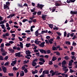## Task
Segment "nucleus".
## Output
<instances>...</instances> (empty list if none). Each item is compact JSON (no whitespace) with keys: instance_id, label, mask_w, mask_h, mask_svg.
Returning a JSON list of instances; mask_svg holds the SVG:
<instances>
[{"instance_id":"obj_1","label":"nucleus","mask_w":77,"mask_h":77,"mask_svg":"<svg viewBox=\"0 0 77 77\" xmlns=\"http://www.w3.org/2000/svg\"><path fill=\"white\" fill-rule=\"evenodd\" d=\"M45 44V42H43L41 43L39 45V46L40 47H41V48H44V47L45 45H44Z\"/></svg>"},{"instance_id":"obj_2","label":"nucleus","mask_w":77,"mask_h":77,"mask_svg":"<svg viewBox=\"0 0 77 77\" xmlns=\"http://www.w3.org/2000/svg\"><path fill=\"white\" fill-rule=\"evenodd\" d=\"M41 42L39 40H38V39H36V40H35V43L36 44L39 45V44H41Z\"/></svg>"},{"instance_id":"obj_3","label":"nucleus","mask_w":77,"mask_h":77,"mask_svg":"<svg viewBox=\"0 0 77 77\" xmlns=\"http://www.w3.org/2000/svg\"><path fill=\"white\" fill-rule=\"evenodd\" d=\"M42 74L44 75L49 74V72L48 70H45L42 72Z\"/></svg>"},{"instance_id":"obj_4","label":"nucleus","mask_w":77,"mask_h":77,"mask_svg":"<svg viewBox=\"0 0 77 77\" xmlns=\"http://www.w3.org/2000/svg\"><path fill=\"white\" fill-rule=\"evenodd\" d=\"M55 5L56 6H60L61 5H62V2H58L55 3Z\"/></svg>"},{"instance_id":"obj_5","label":"nucleus","mask_w":77,"mask_h":77,"mask_svg":"<svg viewBox=\"0 0 77 77\" xmlns=\"http://www.w3.org/2000/svg\"><path fill=\"white\" fill-rule=\"evenodd\" d=\"M39 50L40 53H45V54L47 53V52H46V51L43 49H40Z\"/></svg>"},{"instance_id":"obj_6","label":"nucleus","mask_w":77,"mask_h":77,"mask_svg":"<svg viewBox=\"0 0 77 77\" xmlns=\"http://www.w3.org/2000/svg\"><path fill=\"white\" fill-rule=\"evenodd\" d=\"M44 6V5H43L42 4H38L37 5V7H38V8H40L41 9H42V8H43Z\"/></svg>"},{"instance_id":"obj_7","label":"nucleus","mask_w":77,"mask_h":77,"mask_svg":"<svg viewBox=\"0 0 77 77\" xmlns=\"http://www.w3.org/2000/svg\"><path fill=\"white\" fill-rule=\"evenodd\" d=\"M47 15H43L42 16V18L43 20H46V17H47Z\"/></svg>"},{"instance_id":"obj_8","label":"nucleus","mask_w":77,"mask_h":77,"mask_svg":"<svg viewBox=\"0 0 77 77\" xmlns=\"http://www.w3.org/2000/svg\"><path fill=\"white\" fill-rule=\"evenodd\" d=\"M8 51H11V53H14V52L15 51L14 50L11 48H9L8 49Z\"/></svg>"},{"instance_id":"obj_9","label":"nucleus","mask_w":77,"mask_h":77,"mask_svg":"<svg viewBox=\"0 0 77 77\" xmlns=\"http://www.w3.org/2000/svg\"><path fill=\"white\" fill-rule=\"evenodd\" d=\"M20 54H21V52H18L15 54V56L16 57H19Z\"/></svg>"},{"instance_id":"obj_10","label":"nucleus","mask_w":77,"mask_h":77,"mask_svg":"<svg viewBox=\"0 0 77 77\" xmlns=\"http://www.w3.org/2000/svg\"><path fill=\"white\" fill-rule=\"evenodd\" d=\"M32 66H35L36 65H37V63L36 62H34L33 61H32Z\"/></svg>"},{"instance_id":"obj_11","label":"nucleus","mask_w":77,"mask_h":77,"mask_svg":"<svg viewBox=\"0 0 77 77\" xmlns=\"http://www.w3.org/2000/svg\"><path fill=\"white\" fill-rule=\"evenodd\" d=\"M51 9H52V11L51 12H54L56 10V7H54L53 8H51Z\"/></svg>"},{"instance_id":"obj_12","label":"nucleus","mask_w":77,"mask_h":77,"mask_svg":"<svg viewBox=\"0 0 77 77\" xmlns=\"http://www.w3.org/2000/svg\"><path fill=\"white\" fill-rule=\"evenodd\" d=\"M70 14H77V11H71Z\"/></svg>"},{"instance_id":"obj_13","label":"nucleus","mask_w":77,"mask_h":77,"mask_svg":"<svg viewBox=\"0 0 77 77\" xmlns=\"http://www.w3.org/2000/svg\"><path fill=\"white\" fill-rule=\"evenodd\" d=\"M45 33H48V30H46V31L45 30H42V34H44Z\"/></svg>"},{"instance_id":"obj_14","label":"nucleus","mask_w":77,"mask_h":77,"mask_svg":"<svg viewBox=\"0 0 77 77\" xmlns=\"http://www.w3.org/2000/svg\"><path fill=\"white\" fill-rule=\"evenodd\" d=\"M31 45L30 43H27L26 44V46L27 48L30 47V46Z\"/></svg>"},{"instance_id":"obj_15","label":"nucleus","mask_w":77,"mask_h":77,"mask_svg":"<svg viewBox=\"0 0 77 77\" xmlns=\"http://www.w3.org/2000/svg\"><path fill=\"white\" fill-rule=\"evenodd\" d=\"M25 53L26 54H31V52L29 50L26 51L25 52Z\"/></svg>"},{"instance_id":"obj_16","label":"nucleus","mask_w":77,"mask_h":77,"mask_svg":"<svg viewBox=\"0 0 77 77\" xmlns=\"http://www.w3.org/2000/svg\"><path fill=\"white\" fill-rule=\"evenodd\" d=\"M39 60L42 62L43 63L45 62V61L44 60V59L42 58H40L39 59Z\"/></svg>"},{"instance_id":"obj_17","label":"nucleus","mask_w":77,"mask_h":77,"mask_svg":"<svg viewBox=\"0 0 77 77\" xmlns=\"http://www.w3.org/2000/svg\"><path fill=\"white\" fill-rule=\"evenodd\" d=\"M32 73L33 74L38 73V70L35 69V71H33L32 72Z\"/></svg>"},{"instance_id":"obj_18","label":"nucleus","mask_w":77,"mask_h":77,"mask_svg":"<svg viewBox=\"0 0 77 77\" xmlns=\"http://www.w3.org/2000/svg\"><path fill=\"white\" fill-rule=\"evenodd\" d=\"M9 36V33H7L5 35L4 34L3 36V37H6V36Z\"/></svg>"},{"instance_id":"obj_19","label":"nucleus","mask_w":77,"mask_h":77,"mask_svg":"<svg viewBox=\"0 0 77 77\" xmlns=\"http://www.w3.org/2000/svg\"><path fill=\"white\" fill-rule=\"evenodd\" d=\"M61 64L62 65H64L66 64V62L65 60H64L62 62Z\"/></svg>"},{"instance_id":"obj_20","label":"nucleus","mask_w":77,"mask_h":77,"mask_svg":"<svg viewBox=\"0 0 77 77\" xmlns=\"http://www.w3.org/2000/svg\"><path fill=\"white\" fill-rule=\"evenodd\" d=\"M48 25H49V27L51 28V29H53V25L52 24H48Z\"/></svg>"},{"instance_id":"obj_21","label":"nucleus","mask_w":77,"mask_h":77,"mask_svg":"<svg viewBox=\"0 0 77 77\" xmlns=\"http://www.w3.org/2000/svg\"><path fill=\"white\" fill-rule=\"evenodd\" d=\"M22 72H23L22 73H21L20 74V75L21 77H23V76H24V71H22Z\"/></svg>"},{"instance_id":"obj_22","label":"nucleus","mask_w":77,"mask_h":77,"mask_svg":"<svg viewBox=\"0 0 77 77\" xmlns=\"http://www.w3.org/2000/svg\"><path fill=\"white\" fill-rule=\"evenodd\" d=\"M7 52L5 51L2 53V55L3 56H6V54H7Z\"/></svg>"},{"instance_id":"obj_23","label":"nucleus","mask_w":77,"mask_h":77,"mask_svg":"<svg viewBox=\"0 0 77 77\" xmlns=\"http://www.w3.org/2000/svg\"><path fill=\"white\" fill-rule=\"evenodd\" d=\"M20 46L22 48H23V44L21 42H20Z\"/></svg>"},{"instance_id":"obj_24","label":"nucleus","mask_w":77,"mask_h":77,"mask_svg":"<svg viewBox=\"0 0 77 77\" xmlns=\"http://www.w3.org/2000/svg\"><path fill=\"white\" fill-rule=\"evenodd\" d=\"M57 60V58H56V57H53L52 59V60L53 61H55V60Z\"/></svg>"},{"instance_id":"obj_25","label":"nucleus","mask_w":77,"mask_h":77,"mask_svg":"<svg viewBox=\"0 0 77 77\" xmlns=\"http://www.w3.org/2000/svg\"><path fill=\"white\" fill-rule=\"evenodd\" d=\"M64 71H65L64 73L65 74H66V72L68 71V69H64L63 70Z\"/></svg>"},{"instance_id":"obj_26","label":"nucleus","mask_w":77,"mask_h":77,"mask_svg":"<svg viewBox=\"0 0 77 77\" xmlns=\"http://www.w3.org/2000/svg\"><path fill=\"white\" fill-rule=\"evenodd\" d=\"M2 70L3 72H6V67H5Z\"/></svg>"},{"instance_id":"obj_27","label":"nucleus","mask_w":77,"mask_h":77,"mask_svg":"<svg viewBox=\"0 0 77 77\" xmlns=\"http://www.w3.org/2000/svg\"><path fill=\"white\" fill-rule=\"evenodd\" d=\"M26 21H28V20L26 19H23L22 20V22H23V23H25Z\"/></svg>"},{"instance_id":"obj_28","label":"nucleus","mask_w":77,"mask_h":77,"mask_svg":"<svg viewBox=\"0 0 77 77\" xmlns=\"http://www.w3.org/2000/svg\"><path fill=\"white\" fill-rule=\"evenodd\" d=\"M56 72H57V71H55L53 73H52L51 74V76H54V75L56 73Z\"/></svg>"},{"instance_id":"obj_29","label":"nucleus","mask_w":77,"mask_h":77,"mask_svg":"<svg viewBox=\"0 0 77 77\" xmlns=\"http://www.w3.org/2000/svg\"><path fill=\"white\" fill-rule=\"evenodd\" d=\"M12 62L13 63L14 65H15L17 63V60H15L14 61H12Z\"/></svg>"},{"instance_id":"obj_30","label":"nucleus","mask_w":77,"mask_h":77,"mask_svg":"<svg viewBox=\"0 0 77 77\" xmlns=\"http://www.w3.org/2000/svg\"><path fill=\"white\" fill-rule=\"evenodd\" d=\"M4 9H7V7L8 6L7 5H6L5 4H4Z\"/></svg>"},{"instance_id":"obj_31","label":"nucleus","mask_w":77,"mask_h":77,"mask_svg":"<svg viewBox=\"0 0 77 77\" xmlns=\"http://www.w3.org/2000/svg\"><path fill=\"white\" fill-rule=\"evenodd\" d=\"M6 5L7 6H9L10 5V3L9 2H6Z\"/></svg>"},{"instance_id":"obj_32","label":"nucleus","mask_w":77,"mask_h":77,"mask_svg":"<svg viewBox=\"0 0 77 77\" xmlns=\"http://www.w3.org/2000/svg\"><path fill=\"white\" fill-rule=\"evenodd\" d=\"M66 44H68V45H70L71 44V42L69 41H66Z\"/></svg>"},{"instance_id":"obj_33","label":"nucleus","mask_w":77,"mask_h":77,"mask_svg":"<svg viewBox=\"0 0 77 77\" xmlns=\"http://www.w3.org/2000/svg\"><path fill=\"white\" fill-rule=\"evenodd\" d=\"M13 71H16L17 70H18V69L17 68V67H13Z\"/></svg>"},{"instance_id":"obj_34","label":"nucleus","mask_w":77,"mask_h":77,"mask_svg":"<svg viewBox=\"0 0 77 77\" xmlns=\"http://www.w3.org/2000/svg\"><path fill=\"white\" fill-rule=\"evenodd\" d=\"M46 52H47V53L48 54H50V53H51V51H50V50H47L46 51Z\"/></svg>"},{"instance_id":"obj_35","label":"nucleus","mask_w":77,"mask_h":77,"mask_svg":"<svg viewBox=\"0 0 77 77\" xmlns=\"http://www.w3.org/2000/svg\"><path fill=\"white\" fill-rule=\"evenodd\" d=\"M64 58L66 60H68L69 59V57L67 56H65Z\"/></svg>"},{"instance_id":"obj_36","label":"nucleus","mask_w":77,"mask_h":77,"mask_svg":"<svg viewBox=\"0 0 77 77\" xmlns=\"http://www.w3.org/2000/svg\"><path fill=\"white\" fill-rule=\"evenodd\" d=\"M0 60H4L3 57L2 56L0 55Z\"/></svg>"},{"instance_id":"obj_37","label":"nucleus","mask_w":77,"mask_h":77,"mask_svg":"<svg viewBox=\"0 0 77 77\" xmlns=\"http://www.w3.org/2000/svg\"><path fill=\"white\" fill-rule=\"evenodd\" d=\"M37 14L38 15H41V11H40L38 12L37 13Z\"/></svg>"},{"instance_id":"obj_38","label":"nucleus","mask_w":77,"mask_h":77,"mask_svg":"<svg viewBox=\"0 0 77 77\" xmlns=\"http://www.w3.org/2000/svg\"><path fill=\"white\" fill-rule=\"evenodd\" d=\"M64 37H66V35L67 34V33H66V31L64 32Z\"/></svg>"},{"instance_id":"obj_39","label":"nucleus","mask_w":77,"mask_h":77,"mask_svg":"<svg viewBox=\"0 0 77 77\" xmlns=\"http://www.w3.org/2000/svg\"><path fill=\"white\" fill-rule=\"evenodd\" d=\"M69 70L70 73H72V72H74V71L71 69H70Z\"/></svg>"},{"instance_id":"obj_40","label":"nucleus","mask_w":77,"mask_h":77,"mask_svg":"<svg viewBox=\"0 0 77 77\" xmlns=\"http://www.w3.org/2000/svg\"><path fill=\"white\" fill-rule=\"evenodd\" d=\"M1 52H5V50H4V49L3 48H1Z\"/></svg>"},{"instance_id":"obj_41","label":"nucleus","mask_w":77,"mask_h":77,"mask_svg":"<svg viewBox=\"0 0 77 77\" xmlns=\"http://www.w3.org/2000/svg\"><path fill=\"white\" fill-rule=\"evenodd\" d=\"M7 65H9V62H6L5 64H4V66H7Z\"/></svg>"},{"instance_id":"obj_42","label":"nucleus","mask_w":77,"mask_h":77,"mask_svg":"<svg viewBox=\"0 0 77 77\" xmlns=\"http://www.w3.org/2000/svg\"><path fill=\"white\" fill-rule=\"evenodd\" d=\"M76 38H77V36H76V35H74V37L72 38V39L74 40L75 39H76Z\"/></svg>"},{"instance_id":"obj_43","label":"nucleus","mask_w":77,"mask_h":77,"mask_svg":"<svg viewBox=\"0 0 77 77\" xmlns=\"http://www.w3.org/2000/svg\"><path fill=\"white\" fill-rule=\"evenodd\" d=\"M1 26L2 27V28L3 29H5V25L2 24L1 25Z\"/></svg>"},{"instance_id":"obj_44","label":"nucleus","mask_w":77,"mask_h":77,"mask_svg":"<svg viewBox=\"0 0 77 77\" xmlns=\"http://www.w3.org/2000/svg\"><path fill=\"white\" fill-rule=\"evenodd\" d=\"M72 45H74V46H75V45H77V44L76 43L74 42L73 41Z\"/></svg>"},{"instance_id":"obj_45","label":"nucleus","mask_w":77,"mask_h":77,"mask_svg":"<svg viewBox=\"0 0 77 77\" xmlns=\"http://www.w3.org/2000/svg\"><path fill=\"white\" fill-rule=\"evenodd\" d=\"M8 75L9 76H10L11 77H12V76H14V74L12 73H9L8 74Z\"/></svg>"},{"instance_id":"obj_46","label":"nucleus","mask_w":77,"mask_h":77,"mask_svg":"<svg viewBox=\"0 0 77 77\" xmlns=\"http://www.w3.org/2000/svg\"><path fill=\"white\" fill-rule=\"evenodd\" d=\"M54 30H57L58 29H59V28L57 27H54L53 29Z\"/></svg>"},{"instance_id":"obj_47","label":"nucleus","mask_w":77,"mask_h":77,"mask_svg":"<svg viewBox=\"0 0 77 77\" xmlns=\"http://www.w3.org/2000/svg\"><path fill=\"white\" fill-rule=\"evenodd\" d=\"M16 49L17 50H18V51H20V50H21V48H19V47H17Z\"/></svg>"},{"instance_id":"obj_48","label":"nucleus","mask_w":77,"mask_h":77,"mask_svg":"<svg viewBox=\"0 0 77 77\" xmlns=\"http://www.w3.org/2000/svg\"><path fill=\"white\" fill-rule=\"evenodd\" d=\"M48 63H49V65H51L53 64V63L51 61H50L48 62Z\"/></svg>"},{"instance_id":"obj_49","label":"nucleus","mask_w":77,"mask_h":77,"mask_svg":"<svg viewBox=\"0 0 77 77\" xmlns=\"http://www.w3.org/2000/svg\"><path fill=\"white\" fill-rule=\"evenodd\" d=\"M6 46H9L11 45V44L9 43H7L5 44Z\"/></svg>"},{"instance_id":"obj_50","label":"nucleus","mask_w":77,"mask_h":77,"mask_svg":"<svg viewBox=\"0 0 77 77\" xmlns=\"http://www.w3.org/2000/svg\"><path fill=\"white\" fill-rule=\"evenodd\" d=\"M38 59H35L34 60L32 61V62H38Z\"/></svg>"},{"instance_id":"obj_51","label":"nucleus","mask_w":77,"mask_h":77,"mask_svg":"<svg viewBox=\"0 0 77 77\" xmlns=\"http://www.w3.org/2000/svg\"><path fill=\"white\" fill-rule=\"evenodd\" d=\"M4 47V43H2L1 44V46H0V48H3Z\"/></svg>"},{"instance_id":"obj_52","label":"nucleus","mask_w":77,"mask_h":77,"mask_svg":"<svg viewBox=\"0 0 77 77\" xmlns=\"http://www.w3.org/2000/svg\"><path fill=\"white\" fill-rule=\"evenodd\" d=\"M52 50L54 51L57 50V48H56V47H54L53 48Z\"/></svg>"},{"instance_id":"obj_53","label":"nucleus","mask_w":77,"mask_h":77,"mask_svg":"<svg viewBox=\"0 0 77 77\" xmlns=\"http://www.w3.org/2000/svg\"><path fill=\"white\" fill-rule=\"evenodd\" d=\"M18 38L20 40V41H23V38H21L20 37H18Z\"/></svg>"},{"instance_id":"obj_54","label":"nucleus","mask_w":77,"mask_h":77,"mask_svg":"<svg viewBox=\"0 0 77 77\" xmlns=\"http://www.w3.org/2000/svg\"><path fill=\"white\" fill-rule=\"evenodd\" d=\"M8 59V56H5L4 58V59L5 60H7Z\"/></svg>"},{"instance_id":"obj_55","label":"nucleus","mask_w":77,"mask_h":77,"mask_svg":"<svg viewBox=\"0 0 77 77\" xmlns=\"http://www.w3.org/2000/svg\"><path fill=\"white\" fill-rule=\"evenodd\" d=\"M24 71L25 73H27V72H28V71H27V69H25L24 70Z\"/></svg>"},{"instance_id":"obj_56","label":"nucleus","mask_w":77,"mask_h":77,"mask_svg":"<svg viewBox=\"0 0 77 77\" xmlns=\"http://www.w3.org/2000/svg\"><path fill=\"white\" fill-rule=\"evenodd\" d=\"M56 55H57V56H60V53L59 52H57Z\"/></svg>"},{"instance_id":"obj_57","label":"nucleus","mask_w":77,"mask_h":77,"mask_svg":"<svg viewBox=\"0 0 77 77\" xmlns=\"http://www.w3.org/2000/svg\"><path fill=\"white\" fill-rule=\"evenodd\" d=\"M32 22L33 23H36V19H34L32 20Z\"/></svg>"},{"instance_id":"obj_58","label":"nucleus","mask_w":77,"mask_h":77,"mask_svg":"<svg viewBox=\"0 0 77 77\" xmlns=\"http://www.w3.org/2000/svg\"><path fill=\"white\" fill-rule=\"evenodd\" d=\"M39 63L40 65H43L44 64V63L42 62H39Z\"/></svg>"},{"instance_id":"obj_59","label":"nucleus","mask_w":77,"mask_h":77,"mask_svg":"<svg viewBox=\"0 0 77 77\" xmlns=\"http://www.w3.org/2000/svg\"><path fill=\"white\" fill-rule=\"evenodd\" d=\"M74 33H72L70 35L71 37H73L74 36Z\"/></svg>"},{"instance_id":"obj_60","label":"nucleus","mask_w":77,"mask_h":77,"mask_svg":"<svg viewBox=\"0 0 77 77\" xmlns=\"http://www.w3.org/2000/svg\"><path fill=\"white\" fill-rule=\"evenodd\" d=\"M66 2L68 3H71V0H67Z\"/></svg>"},{"instance_id":"obj_61","label":"nucleus","mask_w":77,"mask_h":77,"mask_svg":"<svg viewBox=\"0 0 77 77\" xmlns=\"http://www.w3.org/2000/svg\"><path fill=\"white\" fill-rule=\"evenodd\" d=\"M69 66H72V63L70 61H69Z\"/></svg>"},{"instance_id":"obj_62","label":"nucleus","mask_w":77,"mask_h":77,"mask_svg":"<svg viewBox=\"0 0 77 77\" xmlns=\"http://www.w3.org/2000/svg\"><path fill=\"white\" fill-rule=\"evenodd\" d=\"M3 18L0 16V21H1L3 20Z\"/></svg>"},{"instance_id":"obj_63","label":"nucleus","mask_w":77,"mask_h":77,"mask_svg":"<svg viewBox=\"0 0 77 77\" xmlns=\"http://www.w3.org/2000/svg\"><path fill=\"white\" fill-rule=\"evenodd\" d=\"M45 58H46L47 59H48V55H46L45 56H44Z\"/></svg>"},{"instance_id":"obj_64","label":"nucleus","mask_w":77,"mask_h":77,"mask_svg":"<svg viewBox=\"0 0 77 77\" xmlns=\"http://www.w3.org/2000/svg\"><path fill=\"white\" fill-rule=\"evenodd\" d=\"M39 77H44V74H42Z\"/></svg>"}]
</instances>
